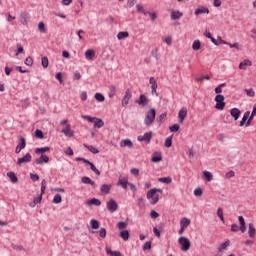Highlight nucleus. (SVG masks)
Segmentation results:
<instances>
[{"label": "nucleus", "mask_w": 256, "mask_h": 256, "mask_svg": "<svg viewBox=\"0 0 256 256\" xmlns=\"http://www.w3.org/2000/svg\"><path fill=\"white\" fill-rule=\"evenodd\" d=\"M163 190L159 188H152L150 191L147 192L146 198L148 201H150V205H157L159 203V194L157 193H162Z\"/></svg>", "instance_id": "nucleus-1"}, {"label": "nucleus", "mask_w": 256, "mask_h": 256, "mask_svg": "<svg viewBox=\"0 0 256 256\" xmlns=\"http://www.w3.org/2000/svg\"><path fill=\"white\" fill-rule=\"evenodd\" d=\"M155 108H151L147 113H146V117L144 119V125H146L147 127L153 125L154 121H155Z\"/></svg>", "instance_id": "nucleus-2"}, {"label": "nucleus", "mask_w": 256, "mask_h": 256, "mask_svg": "<svg viewBox=\"0 0 256 256\" xmlns=\"http://www.w3.org/2000/svg\"><path fill=\"white\" fill-rule=\"evenodd\" d=\"M214 101L216 102L215 108L218 111H223V109H225V96L217 94L214 98Z\"/></svg>", "instance_id": "nucleus-3"}, {"label": "nucleus", "mask_w": 256, "mask_h": 256, "mask_svg": "<svg viewBox=\"0 0 256 256\" xmlns=\"http://www.w3.org/2000/svg\"><path fill=\"white\" fill-rule=\"evenodd\" d=\"M178 243L181 244L182 251H189V248L191 247V242L185 236H181L178 239Z\"/></svg>", "instance_id": "nucleus-4"}, {"label": "nucleus", "mask_w": 256, "mask_h": 256, "mask_svg": "<svg viewBox=\"0 0 256 256\" xmlns=\"http://www.w3.org/2000/svg\"><path fill=\"white\" fill-rule=\"evenodd\" d=\"M231 245V240H226L218 246V252L215 256H223V252L227 251L228 247Z\"/></svg>", "instance_id": "nucleus-5"}, {"label": "nucleus", "mask_w": 256, "mask_h": 256, "mask_svg": "<svg viewBox=\"0 0 256 256\" xmlns=\"http://www.w3.org/2000/svg\"><path fill=\"white\" fill-rule=\"evenodd\" d=\"M149 83L151 85V95H155L156 97H159V93H157L158 85H157V80L155 77H150Z\"/></svg>", "instance_id": "nucleus-6"}, {"label": "nucleus", "mask_w": 256, "mask_h": 256, "mask_svg": "<svg viewBox=\"0 0 256 256\" xmlns=\"http://www.w3.org/2000/svg\"><path fill=\"white\" fill-rule=\"evenodd\" d=\"M32 159H33V157L31 156V153H26L25 156L17 159V163L16 164L19 167H21V165H23V163H31Z\"/></svg>", "instance_id": "nucleus-7"}, {"label": "nucleus", "mask_w": 256, "mask_h": 256, "mask_svg": "<svg viewBox=\"0 0 256 256\" xmlns=\"http://www.w3.org/2000/svg\"><path fill=\"white\" fill-rule=\"evenodd\" d=\"M131 97H133V94L131 93V90L127 89L122 98V107H127L129 105Z\"/></svg>", "instance_id": "nucleus-8"}, {"label": "nucleus", "mask_w": 256, "mask_h": 256, "mask_svg": "<svg viewBox=\"0 0 256 256\" xmlns=\"http://www.w3.org/2000/svg\"><path fill=\"white\" fill-rule=\"evenodd\" d=\"M117 202L113 199H110L107 203H106V208L110 211V213H115V211H117Z\"/></svg>", "instance_id": "nucleus-9"}, {"label": "nucleus", "mask_w": 256, "mask_h": 256, "mask_svg": "<svg viewBox=\"0 0 256 256\" xmlns=\"http://www.w3.org/2000/svg\"><path fill=\"white\" fill-rule=\"evenodd\" d=\"M183 17V12L179 10H170V19L171 21H177Z\"/></svg>", "instance_id": "nucleus-10"}, {"label": "nucleus", "mask_w": 256, "mask_h": 256, "mask_svg": "<svg viewBox=\"0 0 256 256\" xmlns=\"http://www.w3.org/2000/svg\"><path fill=\"white\" fill-rule=\"evenodd\" d=\"M153 137V132H146L142 136H138V141L143 142L147 141V143H151V138Z\"/></svg>", "instance_id": "nucleus-11"}, {"label": "nucleus", "mask_w": 256, "mask_h": 256, "mask_svg": "<svg viewBox=\"0 0 256 256\" xmlns=\"http://www.w3.org/2000/svg\"><path fill=\"white\" fill-rule=\"evenodd\" d=\"M220 43H222V45H228L230 49H237V51L241 50V45L239 44V42L231 44L223 39H220Z\"/></svg>", "instance_id": "nucleus-12"}, {"label": "nucleus", "mask_w": 256, "mask_h": 256, "mask_svg": "<svg viewBox=\"0 0 256 256\" xmlns=\"http://www.w3.org/2000/svg\"><path fill=\"white\" fill-rule=\"evenodd\" d=\"M194 15L199 16V15H209V8L202 6L200 8H196L194 11Z\"/></svg>", "instance_id": "nucleus-13"}, {"label": "nucleus", "mask_w": 256, "mask_h": 256, "mask_svg": "<svg viewBox=\"0 0 256 256\" xmlns=\"http://www.w3.org/2000/svg\"><path fill=\"white\" fill-rule=\"evenodd\" d=\"M248 235H249L250 239H255V237H256V228H255L254 223H250L248 225Z\"/></svg>", "instance_id": "nucleus-14"}, {"label": "nucleus", "mask_w": 256, "mask_h": 256, "mask_svg": "<svg viewBox=\"0 0 256 256\" xmlns=\"http://www.w3.org/2000/svg\"><path fill=\"white\" fill-rule=\"evenodd\" d=\"M185 117H187V108L183 107L178 112L179 123H183V121H185Z\"/></svg>", "instance_id": "nucleus-15"}, {"label": "nucleus", "mask_w": 256, "mask_h": 256, "mask_svg": "<svg viewBox=\"0 0 256 256\" xmlns=\"http://www.w3.org/2000/svg\"><path fill=\"white\" fill-rule=\"evenodd\" d=\"M36 165H43V163H49V156L42 154L41 157L35 160Z\"/></svg>", "instance_id": "nucleus-16"}, {"label": "nucleus", "mask_w": 256, "mask_h": 256, "mask_svg": "<svg viewBox=\"0 0 256 256\" xmlns=\"http://www.w3.org/2000/svg\"><path fill=\"white\" fill-rule=\"evenodd\" d=\"M230 115L233 117L234 121H237L241 117V110L239 108H232L230 110Z\"/></svg>", "instance_id": "nucleus-17"}, {"label": "nucleus", "mask_w": 256, "mask_h": 256, "mask_svg": "<svg viewBox=\"0 0 256 256\" xmlns=\"http://www.w3.org/2000/svg\"><path fill=\"white\" fill-rule=\"evenodd\" d=\"M113 186L111 184H103L101 187H100V191L102 193V195H109V193H111V188Z\"/></svg>", "instance_id": "nucleus-18"}, {"label": "nucleus", "mask_w": 256, "mask_h": 256, "mask_svg": "<svg viewBox=\"0 0 256 256\" xmlns=\"http://www.w3.org/2000/svg\"><path fill=\"white\" fill-rule=\"evenodd\" d=\"M135 103H137L138 105H142L143 107H145V105H147V103H149V100H147V96H145V94H141L139 96V99L135 101Z\"/></svg>", "instance_id": "nucleus-19"}, {"label": "nucleus", "mask_w": 256, "mask_h": 256, "mask_svg": "<svg viewBox=\"0 0 256 256\" xmlns=\"http://www.w3.org/2000/svg\"><path fill=\"white\" fill-rule=\"evenodd\" d=\"M251 65H253L251 60L245 59L244 61L240 62L239 69L245 71L247 69L246 67H251Z\"/></svg>", "instance_id": "nucleus-20"}, {"label": "nucleus", "mask_w": 256, "mask_h": 256, "mask_svg": "<svg viewBox=\"0 0 256 256\" xmlns=\"http://www.w3.org/2000/svg\"><path fill=\"white\" fill-rule=\"evenodd\" d=\"M20 23L22 25H27L29 23V14L27 12H22L20 14Z\"/></svg>", "instance_id": "nucleus-21"}, {"label": "nucleus", "mask_w": 256, "mask_h": 256, "mask_svg": "<svg viewBox=\"0 0 256 256\" xmlns=\"http://www.w3.org/2000/svg\"><path fill=\"white\" fill-rule=\"evenodd\" d=\"M85 58H86L88 61H93V59H95V50H93V49H88V50L85 52Z\"/></svg>", "instance_id": "nucleus-22"}, {"label": "nucleus", "mask_w": 256, "mask_h": 256, "mask_svg": "<svg viewBox=\"0 0 256 256\" xmlns=\"http://www.w3.org/2000/svg\"><path fill=\"white\" fill-rule=\"evenodd\" d=\"M61 133H64L66 137H73L74 133L71 130V125H67L64 129L61 130Z\"/></svg>", "instance_id": "nucleus-23"}, {"label": "nucleus", "mask_w": 256, "mask_h": 256, "mask_svg": "<svg viewBox=\"0 0 256 256\" xmlns=\"http://www.w3.org/2000/svg\"><path fill=\"white\" fill-rule=\"evenodd\" d=\"M81 182L84 185H91L92 187H95V181L91 180L88 176H84L81 178Z\"/></svg>", "instance_id": "nucleus-24"}, {"label": "nucleus", "mask_w": 256, "mask_h": 256, "mask_svg": "<svg viewBox=\"0 0 256 256\" xmlns=\"http://www.w3.org/2000/svg\"><path fill=\"white\" fill-rule=\"evenodd\" d=\"M120 147H128L129 149H131V147H133V142L129 139H124L120 141Z\"/></svg>", "instance_id": "nucleus-25"}, {"label": "nucleus", "mask_w": 256, "mask_h": 256, "mask_svg": "<svg viewBox=\"0 0 256 256\" xmlns=\"http://www.w3.org/2000/svg\"><path fill=\"white\" fill-rule=\"evenodd\" d=\"M191 225V220L189 218H182L180 220V227L186 229V227H189Z\"/></svg>", "instance_id": "nucleus-26"}, {"label": "nucleus", "mask_w": 256, "mask_h": 256, "mask_svg": "<svg viewBox=\"0 0 256 256\" xmlns=\"http://www.w3.org/2000/svg\"><path fill=\"white\" fill-rule=\"evenodd\" d=\"M249 115H251V112H249V111H246L244 113L242 120L240 121V124H239L240 127L245 126V123H247V120L249 119Z\"/></svg>", "instance_id": "nucleus-27"}, {"label": "nucleus", "mask_w": 256, "mask_h": 256, "mask_svg": "<svg viewBox=\"0 0 256 256\" xmlns=\"http://www.w3.org/2000/svg\"><path fill=\"white\" fill-rule=\"evenodd\" d=\"M87 205H95L96 207H100L101 205V200L97 199V198H92L90 200L87 201Z\"/></svg>", "instance_id": "nucleus-28"}, {"label": "nucleus", "mask_w": 256, "mask_h": 256, "mask_svg": "<svg viewBox=\"0 0 256 256\" xmlns=\"http://www.w3.org/2000/svg\"><path fill=\"white\" fill-rule=\"evenodd\" d=\"M7 177H9L11 183H17L19 181V178H17V175H15V172H7Z\"/></svg>", "instance_id": "nucleus-29"}, {"label": "nucleus", "mask_w": 256, "mask_h": 256, "mask_svg": "<svg viewBox=\"0 0 256 256\" xmlns=\"http://www.w3.org/2000/svg\"><path fill=\"white\" fill-rule=\"evenodd\" d=\"M129 37V32L127 31H121L117 34L118 41H123V39H127Z\"/></svg>", "instance_id": "nucleus-30"}, {"label": "nucleus", "mask_w": 256, "mask_h": 256, "mask_svg": "<svg viewBox=\"0 0 256 256\" xmlns=\"http://www.w3.org/2000/svg\"><path fill=\"white\" fill-rule=\"evenodd\" d=\"M84 147L86 149H88V151H90V153H93L94 155H97L99 153V149H97V147L93 146V145H87V144H84Z\"/></svg>", "instance_id": "nucleus-31"}, {"label": "nucleus", "mask_w": 256, "mask_h": 256, "mask_svg": "<svg viewBox=\"0 0 256 256\" xmlns=\"http://www.w3.org/2000/svg\"><path fill=\"white\" fill-rule=\"evenodd\" d=\"M151 161H152V163H159V162L163 161V157L161 156V154L155 153L152 155Z\"/></svg>", "instance_id": "nucleus-32"}, {"label": "nucleus", "mask_w": 256, "mask_h": 256, "mask_svg": "<svg viewBox=\"0 0 256 256\" xmlns=\"http://www.w3.org/2000/svg\"><path fill=\"white\" fill-rule=\"evenodd\" d=\"M116 93H117V88H116L114 85H111V86L109 87L108 97H109L110 99H113V97H115Z\"/></svg>", "instance_id": "nucleus-33"}, {"label": "nucleus", "mask_w": 256, "mask_h": 256, "mask_svg": "<svg viewBox=\"0 0 256 256\" xmlns=\"http://www.w3.org/2000/svg\"><path fill=\"white\" fill-rule=\"evenodd\" d=\"M203 178L205 179V181H207L208 183H211V180L213 179V174L209 171H204L203 172Z\"/></svg>", "instance_id": "nucleus-34"}, {"label": "nucleus", "mask_w": 256, "mask_h": 256, "mask_svg": "<svg viewBox=\"0 0 256 256\" xmlns=\"http://www.w3.org/2000/svg\"><path fill=\"white\" fill-rule=\"evenodd\" d=\"M105 125V122L101 118H96L94 121V128L101 129Z\"/></svg>", "instance_id": "nucleus-35"}, {"label": "nucleus", "mask_w": 256, "mask_h": 256, "mask_svg": "<svg viewBox=\"0 0 256 256\" xmlns=\"http://www.w3.org/2000/svg\"><path fill=\"white\" fill-rule=\"evenodd\" d=\"M117 185H120L122 189H127V185H129V182L127 181V178H123L118 180Z\"/></svg>", "instance_id": "nucleus-36"}, {"label": "nucleus", "mask_w": 256, "mask_h": 256, "mask_svg": "<svg viewBox=\"0 0 256 256\" xmlns=\"http://www.w3.org/2000/svg\"><path fill=\"white\" fill-rule=\"evenodd\" d=\"M17 147H19L20 149H25V147H27V143L23 136H19V143H18Z\"/></svg>", "instance_id": "nucleus-37"}, {"label": "nucleus", "mask_w": 256, "mask_h": 256, "mask_svg": "<svg viewBox=\"0 0 256 256\" xmlns=\"http://www.w3.org/2000/svg\"><path fill=\"white\" fill-rule=\"evenodd\" d=\"M105 251H106L107 255H110V256H121V252L112 251L111 248H109V247H106Z\"/></svg>", "instance_id": "nucleus-38"}, {"label": "nucleus", "mask_w": 256, "mask_h": 256, "mask_svg": "<svg viewBox=\"0 0 256 256\" xmlns=\"http://www.w3.org/2000/svg\"><path fill=\"white\" fill-rule=\"evenodd\" d=\"M119 235L123 241H129V230H123Z\"/></svg>", "instance_id": "nucleus-39"}, {"label": "nucleus", "mask_w": 256, "mask_h": 256, "mask_svg": "<svg viewBox=\"0 0 256 256\" xmlns=\"http://www.w3.org/2000/svg\"><path fill=\"white\" fill-rule=\"evenodd\" d=\"M47 151H51V148H49L48 146L35 149L36 154L41 153L43 155L44 153H47Z\"/></svg>", "instance_id": "nucleus-40"}, {"label": "nucleus", "mask_w": 256, "mask_h": 256, "mask_svg": "<svg viewBox=\"0 0 256 256\" xmlns=\"http://www.w3.org/2000/svg\"><path fill=\"white\" fill-rule=\"evenodd\" d=\"M158 181L160 183H165V185H169L172 183L173 179H171V177H162V178H159Z\"/></svg>", "instance_id": "nucleus-41"}, {"label": "nucleus", "mask_w": 256, "mask_h": 256, "mask_svg": "<svg viewBox=\"0 0 256 256\" xmlns=\"http://www.w3.org/2000/svg\"><path fill=\"white\" fill-rule=\"evenodd\" d=\"M94 98L96 101H98V103H103V101H105V96L99 92L94 95Z\"/></svg>", "instance_id": "nucleus-42"}, {"label": "nucleus", "mask_w": 256, "mask_h": 256, "mask_svg": "<svg viewBox=\"0 0 256 256\" xmlns=\"http://www.w3.org/2000/svg\"><path fill=\"white\" fill-rule=\"evenodd\" d=\"M41 65L44 69H47V67H49V58H47V56L42 57Z\"/></svg>", "instance_id": "nucleus-43"}, {"label": "nucleus", "mask_w": 256, "mask_h": 256, "mask_svg": "<svg viewBox=\"0 0 256 256\" xmlns=\"http://www.w3.org/2000/svg\"><path fill=\"white\" fill-rule=\"evenodd\" d=\"M193 51H199L201 49V41L195 40L192 44Z\"/></svg>", "instance_id": "nucleus-44"}, {"label": "nucleus", "mask_w": 256, "mask_h": 256, "mask_svg": "<svg viewBox=\"0 0 256 256\" xmlns=\"http://www.w3.org/2000/svg\"><path fill=\"white\" fill-rule=\"evenodd\" d=\"M217 216L222 221V223H225V217L223 216V208L218 207V209H217Z\"/></svg>", "instance_id": "nucleus-45"}, {"label": "nucleus", "mask_w": 256, "mask_h": 256, "mask_svg": "<svg viewBox=\"0 0 256 256\" xmlns=\"http://www.w3.org/2000/svg\"><path fill=\"white\" fill-rule=\"evenodd\" d=\"M127 225H129V218H127L125 222H118L117 223V227L119 229H126Z\"/></svg>", "instance_id": "nucleus-46"}, {"label": "nucleus", "mask_w": 256, "mask_h": 256, "mask_svg": "<svg viewBox=\"0 0 256 256\" xmlns=\"http://www.w3.org/2000/svg\"><path fill=\"white\" fill-rule=\"evenodd\" d=\"M63 201V198L61 197L60 194H56L53 198V203H55L56 205H59V203H61Z\"/></svg>", "instance_id": "nucleus-47"}, {"label": "nucleus", "mask_w": 256, "mask_h": 256, "mask_svg": "<svg viewBox=\"0 0 256 256\" xmlns=\"http://www.w3.org/2000/svg\"><path fill=\"white\" fill-rule=\"evenodd\" d=\"M164 145L167 148L171 147V145H173V137H171V136L167 137Z\"/></svg>", "instance_id": "nucleus-48"}, {"label": "nucleus", "mask_w": 256, "mask_h": 256, "mask_svg": "<svg viewBox=\"0 0 256 256\" xmlns=\"http://www.w3.org/2000/svg\"><path fill=\"white\" fill-rule=\"evenodd\" d=\"M90 226L92 227V229H99V221L92 219L90 221Z\"/></svg>", "instance_id": "nucleus-49"}, {"label": "nucleus", "mask_w": 256, "mask_h": 256, "mask_svg": "<svg viewBox=\"0 0 256 256\" xmlns=\"http://www.w3.org/2000/svg\"><path fill=\"white\" fill-rule=\"evenodd\" d=\"M171 133H177V131H179L180 126L179 124H173L172 126L169 127Z\"/></svg>", "instance_id": "nucleus-50"}, {"label": "nucleus", "mask_w": 256, "mask_h": 256, "mask_svg": "<svg viewBox=\"0 0 256 256\" xmlns=\"http://www.w3.org/2000/svg\"><path fill=\"white\" fill-rule=\"evenodd\" d=\"M82 119H86L89 123H95V119H97V117H91L88 115H82Z\"/></svg>", "instance_id": "nucleus-51"}, {"label": "nucleus", "mask_w": 256, "mask_h": 256, "mask_svg": "<svg viewBox=\"0 0 256 256\" xmlns=\"http://www.w3.org/2000/svg\"><path fill=\"white\" fill-rule=\"evenodd\" d=\"M38 31H40V33H45L46 32L45 23H43V22L38 23Z\"/></svg>", "instance_id": "nucleus-52"}, {"label": "nucleus", "mask_w": 256, "mask_h": 256, "mask_svg": "<svg viewBox=\"0 0 256 256\" xmlns=\"http://www.w3.org/2000/svg\"><path fill=\"white\" fill-rule=\"evenodd\" d=\"M25 65H27V67H31L33 65V58L28 56L25 61H24Z\"/></svg>", "instance_id": "nucleus-53"}, {"label": "nucleus", "mask_w": 256, "mask_h": 256, "mask_svg": "<svg viewBox=\"0 0 256 256\" xmlns=\"http://www.w3.org/2000/svg\"><path fill=\"white\" fill-rule=\"evenodd\" d=\"M90 169L91 171H93V173H95V175H101V171H99V169H97V167H95V164H91L90 165Z\"/></svg>", "instance_id": "nucleus-54"}, {"label": "nucleus", "mask_w": 256, "mask_h": 256, "mask_svg": "<svg viewBox=\"0 0 256 256\" xmlns=\"http://www.w3.org/2000/svg\"><path fill=\"white\" fill-rule=\"evenodd\" d=\"M34 135L37 139H43V131L37 129L35 132H34Z\"/></svg>", "instance_id": "nucleus-55"}, {"label": "nucleus", "mask_w": 256, "mask_h": 256, "mask_svg": "<svg viewBox=\"0 0 256 256\" xmlns=\"http://www.w3.org/2000/svg\"><path fill=\"white\" fill-rule=\"evenodd\" d=\"M99 235L102 239H105V237H107V230L105 228H100Z\"/></svg>", "instance_id": "nucleus-56"}, {"label": "nucleus", "mask_w": 256, "mask_h": 256, "mask_svg": "<svg viewBox=\"0 0 256 256\" xmlns=\"http://www.w3.org/2000/svg\"><path fill=\"white\" fill-rule=\"evenodd\" d=\"M12 249H15V251H25V248L23 246H19L17 244H11Z\"/></svg>", "instance_id": "nucleus-57"}, {"label": "nucleus", "mask_w": 256, "mask_h": 256, "mask_svg": "<svg viewBox=\"0 0 256 256\" xmlns=\"http://www.w3.org/2000/svg\"><path fill=\"white\" fill-rule=\"evenodd\" d=\"M137 205L139 209H143L145 207V200H143V198H138Z\"/></svg>", "instance_id": "nucleus-58"}, {"label": "nucleus", "mask_w": 256, "mask_h": 256, "mask_svg": "<svg viewBox=\"0 0 256 256\" xmlns=\"http://www.w3.org/2000/svg\"><path fill=\"white\" fill-rule=\"evenodd\" d=\"M166 117H167V112L162 113V114L158 117L157 121H158L159 125H161V123H163V120H164Z\"/></svg>", "instance_id": "nucleus-59"}, {"label": "nucleus", "mask_w": 256, "mask_h": 256, "mask_svg": "<svg viewBox=\"0 0 256 256\" xmlns=\"http://www.w3.org/2000/svg\"><path fill=\"white\" fill-rule=\"evenodd\" d=\"M158 51H159L158 49H155V50L151 51V55H152V57H155L156 61H159V59H160Z\"/></svg>", "instance_id": "nucleus-60"}, {"label": "nucleus", "mask_w": 256, "mask_h": 256, "mask_svg": "<svg viewBox=\"0 0 256 256\" xmlns=\"http://www.w3.org/2000/svg\"><path fill=\"white\" fill-rule=\"evenodd\" d=\"M245 91L248 97H255V91H253V88L246 89Z\"/></svg>", "instance_id": "nucleus-61"}, {"label": "nucleus", "mask_w": 256, "mask_h": 256, "mask_svg": "<svg viewBox=\"0 0 256 256\" xmlns=\"http://www.w3.org/2000/svg\"><path fill=\"white\" fill-rule=\"evenodd\" d=\"M135 3H137V0H127V7L131 9V7H135Z\"/></svg>", "instance_id": "nucleus-62"}, {"label": "nucleus", "mask_w": 256, "mask_h": 256, "mask_svg": "<svg viewBox=\"0 0 256 256\" xmlns=\"http://www.w3.org/2000/svg\"><path fill=\"white\" fill-rule=\"evenodd\" d=\"M231 231H232L233 233H238V231H239V225H237V224H232V225H231Z\"/></svg>", "instance_id": "nucleus-63"}, {"label": "nucleus", "mask_w": 256, "mask_h": 256, "mask_svg": "<svg viewBox=\"0 0 256 256\" xmlns=\"http://www.w3.org/2000/svg\"><path fill=\"white\" fill-rule=\"evenodd\" d=\"M251 38L256 40V27L251 30Z\"/></svg>", "instance_id": "nucleus-64"}]
</instances>
